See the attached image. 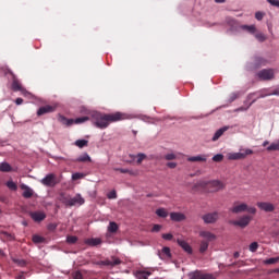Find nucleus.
<instances>
[{"label":"nucleus","instance_id":"nucleus-1","mask_svg":"<svg viewBox=\"0 0 279 279\" xmlns=\"http://www.w3.org/2000/svg\"><path fill=\"white\" fill-rule=\"evenodd\" d=\"M90 117L92 122L99 130H106L110 123H117V121H125V119L129 118L128 114L122 112L106 114L97 111L92 112Z\"/></svg>","mask_w":279,"mask_h":279},{"label":"nucleus","instance_id":"nucleus-2","mask_svg":"<svg viewBox=\"0 0 279 279\" xmlns=\"http://www.w3.org/2000/svg\"><path fill=\"white\" fill-rule=\"evenodd\" d=\"M194 189H210L211 193H217V191H221V189H223V183L220 181H198L194 185Z\"/></svg>","mask_w":279,"mask_h":279},{"label":"nucleus","instance_id":"nucleus-3","mask_svg":"<svg viewBox=\"0 0 279 279\" xmlns=\"http://www.w3.org/2000/svg\"><path fill=\"white\" fill-rule=\"evenodd\" d=\"M233 215H239L240 213H250V215H256V207H250L245 203L234 202L232 207L229 209Z\"/></svg>","mask_w":279,"mask_h":279},{"label":"nucleus","instance_id":"nucleus-4","mask_svg":"<svg viewBox=\"0 0 279 279\" xmlns=\"http://www.w3.org/2000/svg\"><path fill=\"white\" fill-rule=\"evenodd\" d=\"M256 76L260 82H271V80H276V70L264 69L257 72Z\"/></svg>","mask_w":279,"mask_h":279},{"label":"nucleus","instance_id":"nucleus-5","mask_svg":"<svg viewBox=\"0 0 279 279\" xmlns=\"http://www.w3.org/2000/svg\"><path fill=\"white\" fill-rule=\"evenodd\" d=\"M244 153H229L227 155L228 160H245L247 156H252L254 154V150L250 148L243 149Z\"/></svg>","mask_w":279,"mask_h":279},{"label":"nucleus","instance_id":"nucleus-6","mask_svg":"<svg viewBox=\"0 0 279 279\" xmlns=\"http://www.w3.org/2000/svg\"><path fill=\"white\" fill-rule=\"evenodd\" d=\"M41 184H44V186L53 189V186L60 184V181H58V177H56L54 173H49L44 179H41Z\"/></svg>","mask_w":279,"mask_h":279},{"label":"nucleus","instance_id":"nucleus-7","mask_svg":"<svg viewBox=\"0 0 279 279\" xmlns=\"http://www.w3.org/2000/svg\"><path fill=\"white\" fill-rule=\"evenodd\" d=\"M251 222L252 216L250 215H244L240 219L231 221L232 226H238V228H247Z\"/></svg>","mask_w":279,"mask_h":279},{"label":"nucleus","instance_id":"nucleus-8","mask_svg":"<svg viewBox=\"0 0 279 279\" xmlns=\"http://www.w3.org/2000/svg\"><path fill=\"white\" fill-rule=\"evenodd\" d=\"M11 88L12 90H14V93H22V95L27 94V89H25L23 85H21V82L17 81L16 76H13Z\"/></svg>","mask_w":279,"mask_h":279},{"label":"nucleus","instance_id":"nucleus-9","mask_svg":"<svg viewBox=\"0 0 279 279\" xmlns=\"http://www.w3.org/2000/svg\"><path fill=\"white\" fill-rule=\"evenodd\" d=\"M204 223H216L219 219V213L214 211L202 216Z\"/></svg>","mask_w":279,"mask_h":279},{"label":"nucleus","instance_id":"nucleus-10","mask_svg":"<svg viewBox=\"0 0 279 279\" xmlns=\"http://www.w3.org/2000/svg\"><path fill=\"white\" fill-rule=\"evenodd\" d=\"M267 64H269V60L265 57L256 56L253 59V69H260V66H267Z\"/></svg>","mask_w":279,"mask_h":279},{"label":"nucleus","instance_id":"nucleus-11","mask_svg":"<svg viewBox=\"0 0 279 279\" xmlns=\"http://www.w3.org/2000/svg\"><path fill=\"white\" fill-rule=\"evenodd\" d=\"M63 121H64L65 125H73V123H75L76 125H80L82 123H86V121H90V118L89 117H82V118H76V119L63 118Z\"/></svg>","mask_w":279,"mask_h":279},{"label":"nucleus","instance_id":"nucleus-12","mask_svg":"<svg viewBox=\"0 0 279 279\" xmlns=\"http://www.w3.org/2000/svg\"><path fill=\"white\" fill-rule=\"evenodd\" d=\"M29 217L35 221V223H40V221H45V219H47L45 211H31Z\"/></svg>","mask_w":279,"mask_h":279},{"label":"nucleus","instance_id":"nucleus-13","mask_svg":"<svg viewBox=\"0 0 279 279\" xmlns=\"http://www.w3.org/2000/svg\"><path fill=\"white\" fill-rule=\"evenodd\" d=\"M98 265H104L106 267H117V265H121V259L119 257H111L110 259L100 260Z\"/></svg>","mask_w":279,"mask_h":279},{"label":"nucleus","instance_id":"nucleus-14","mask_svg":"<svg viewBox=\"0 0 279 279\" xmlns=\"http://www.w3.org/2000/svg\"><path fill=\"white\" fill-rule=\"evenodd\" d=\"M257 207L260 210H264V213H274V210H276V206H274V204L267 203V202H258Z\"/></svg>","mask_w":279,"mask_h":279},{"label":"nucleus","instance_id":"nucleus-15","mask_svg":"<svg viewBox=\"0 0 279 279\" xmlns=\"http://www.w3.org/2000/svg\"><path fill=\"white\" fill-rule=\"evenodd\" d=\"M85 203L84 197H82V194H76L74 197H70V205L69 208L73 206H83Z\"/></svg>","mask_w":279,"mask_h":279},{"label":"nucleus","instance_id":"nucleus-16","mask_svg":"<svg viewBox=\"0 0 279 279\" xmlns=\"http://www.w3.org/2000/svg\"><path fill=\"white\" fill-rule=\"evenodd\" d=\"M51 112H56V107L51 105H46L44 107H40L37 111L38 117H43V114H49Z\"/></svg>","mask_w":279,"mask_h":279},{"label":"nucleus","instance_id":"nucleus-17","mask_svg":"<svg viewBox=\"0 0 279 279\" xmlns=\"http://www.w3.org/2000/svg\"><path fill=\"white\" fill-rule=\"evenodd\" d=\"M20 189L24 191L22 196L25 197V199H29L34 196V190H32V187L27 186L25 183H22Z\"/></svg>","mask_w":279,"mask_h":279},{"label":"nucleus","instance_id":"nucleus-18","mask_svg":"<svg viewBox=\"0 0 279 279\" xmlns=\"http://www.w3.org/2000/svg\"><path fill=\"white\" fill-rule=\"evenodd\" d=\"M178 245H180V247H182V250L184 252H186V254H193V247H191V244L187 243L184 240H177Z\"/></svg>","mask_w":279,"mask_h":279},{"label":"nucleus","instance_id":"nucleus-19","mask_svg":"<svg viewBox=\"0 0 279 279\" xmlns=\"http://www.w3.org/2000/svg\"><path fill=\"white\" fill-rule=\"evenodd\" d=\"M158 256L161 260L171 258V248L169 246L162 247V250L158 252Z\"/></svg>","mask_w":279,"mask_h":279},{"label":"nucleus","instance_id":"nucleus-20","mask_svg":"<svg viewBox=\"0 0 279 279\" xmlns=\"http://www.w3.org/2000/svg\"><path fill=\"white\" fill-rule=\"evenodd\" d=\"M208 155H197L187 158V162H206Z\"/></svg>","mask_w":279,"mask_h":279},{"label":"nucleus","instance_id":"nucleus-21","mask_svg":"<svg viewBox=\"0 0 279 279\" xmlns=\"http://www.w3.org/2000/svg\"><path fill=\"white\" fill-rule=\"evenodd\" d=\"M85 245H89L90 247H97V245H101V239H99V238L86 239Z\"/></svg>","mask_w":279,"mask_h":279},{"label":"nucleus","instance_id":"nucleus-22","mask_svg":"<svg viewBox=\"0 0 279 279\" xmlns=\"http://www.w3.org/2000/svg\"><path fill=\"white\" fill-rule=\"evenodd\" d=\"M170 219L172 221H184V219H186V216L182 213H171L170 214Z\"/></svg>","mask_w":279,"mask_h":279},{"label":"nucleus","instance_id":"nucleus-23","mask_svg":"<svg viewBox=\"0 0 279 279\" xmlns=\"http://www.w3.org/2000/svg\"><path fill=\"white\" fill-rule=\"evenodd\" d=\"M199 236H202L203 239H207V241H215V239H217V235H215L210 231H201Z\"/></svg>","mask_w":279,"mask_h":279},{"label":"nucleus","instance_id":"nucleus-24","mask_svg":"<svg viewBox=\"0 0 279 279\" xmlns=\"http://www.w3.org/2000/svg\"><path fill=\"white\" fill-rule=\"evenodd\" d=\"M59 201H61V203L64 204V206L69 207L71 203V196L65 193H60Z\"/></svg>","mask_w":279,"mask_h":279},{"label":"nucleus","instance_id":"nucleus-25","mask_svg":"<svg viewBox=\"0 0 279 279\" xmlns=\"http://www.w3.org/2000/svg\"><path fill=\"white\" fill-rule=\"evenodd\" d=\"M225 132H228V126L221 128L218 131H216V133L213 136V141H219V138L223 136Z\"/></svg>","mask_w":279,"mask_h":279},{"label":"nucleus","instance_id":"nucleus-26","mask_svg":"<svg viewBox=\"0 0 279 279\" xmlns=\"http://www.w3.org/2000/svg\"><path fill=\"white\" fill-rule=\"evenodd\" d=\"M75 162H93V159L90 158L88 153H84L75 160Z\"/></svg>","mask_w":279,"mask_h":279},{"label":"nucleus","instance_id":"nucleus-27","mask_svg":"<svg viewBox=\"0 0 279 279\" xmlns=\"http://www.w3.org/2000/svg\"><path fill=\"white\" fill-rule=\"evenodd\" d=\"M0 171L2 173H10V171H12V166H10V163H8V162H2L0 165Z\"/></svg>","mask_w":279,"mask_h":279},{"label":"nucleus","instance_id":"nucleus-28","mask_svg":"<svg viewBox=\"0 0 279 279\" xmlns=\"http://www.w3.org/2000/svg\"><path fill=\"white\" fill-rule=\"evenodd\" d=\"M156 216L161 217L162 219H166V217H169V211H167V209L165 208H158L156 210Z\"/></svg>","mask_w":279,"mask_h":279},{"label":"nucleus","instance_id":"nucleus-29","mask_svg":"<svg viewBox=\"0 0 279 279\" xmlns=\"http://www.w3.org/2000/svg\"><path fill=\"white\" fill-rule=\"evenodd\" d=\"M241 29L248 32V34H256V26L255 25H242Z\"/></svg>","mask_w":279,"mask_h":279},{"label":"nucleus","instance_id":"nucleus-30","mask_svg":"<svg viewBox=\"0 0 279 279\" xmlns=\"http://www.w3.org/2000/svg\"><path fill=\"white\" fill-rule=\"evenodd\" d=\"M271 95H279V89L272 92V93H267L265 90L260 92L259 96L257 97V99H264V97H269Z\"/></svg>","mask_w":279,"mask_h":279},{"label":"nucleus","instance_id":"nucleus-31","mask_svg":"<svg viewBox=\"0 0 279 279\" xmlns=\"http://www.w3.org/2000/svg\"><path fill=\"white\" fill-rule=\"evenodd\" d=\"M266 149L267 151H279V141L271 143Z\"/></svg>","mask_w":279,"mask_h":279},{"label":"nucleus","instance_id":"nucleus-32","mask_svg":"<svg viewBox=\"0 0 279 279\" xmlns=\"http://www.w3.org/2000/svg\"><path fill=\"white\" fill-rule=\"evenodd\" d=\"M74 145H76V147H80V149L84 148V147H88V141L87 140H77Z\"/></svg>","mask_w":279,"mask_h":279},{"label":"nucleus","instance_id":"nucleus-33","mask_svg":"<svg viewBox=\"0 0 279 279\" xmlns=\"http://www.w3.org/2000/svg\"><path fill=\"white\" fill-rule=\"evenodd\" d=\"M208 245H209L208 241L203 240L201 242V246H199L201 254H204L208 250Z\"/></svg>","mask_w":279,"mask_h":279},{"label":"nucleus","instance_id":"nucleus-34","mask_svg":"<svg viewBox=\"0 0 279 279\" xmlns=\"http://www.w3.org/2000/svg\"><path fill=\"white\" fill-rule=\"evenodd\" d=\"M255 38L258 43H265L267 40V36L263 33H255Z\"/></svg>","mask_w":279,"mask_h":279},{"label":"nucleus","instance_id":"nucleus-35","mask_svg":"<svg viewBox=\"0 0 279 279\" xmlns=\"http://www.w3.org/2000/svg\"><path fill=\"white\" fill-rule=\"evenodd\" d=\"M276 263H279V257H271L264 260V265H276Z\"/></svg>","mask_w":279,"mask_h":279},{"label":"nucleus","instance_id":"nucleus-36","mask_svg":"<svg viewBox=\"0 0 279 279\" xmlns=\"http://www.w3.org/2000/svg\"><path fill=\"white\" fill-rule=\"evenodd\" d=\"M117 230H119V225H117V222H110L108 227V231L111 233H114L117 232Z\"/></svg>","mask_w":279,"mask_h":279},{"label":"nucleus","instance_id":"nucleus-37","mask_svg":"<svg viewBox=\"0 0 279 279\" xmlns=\"http://www.w3.org/2000/svg\"><path fill=\"white\" fill-rule=\"evenodd\" d=\"M7 186L8 189H10V191H16L19 189V186L16 185V183H14V181H8Z\"/></svg>","mask_w":279,"mask_h":279},{"label":"nucleus","instance_id":"nucleus-38","mask_svg":"<svg viewBox=\"0 0 279 279\" xmlns=\"http://www.w3.org/2000/svg\"><path fill=\"white\" fill-rule=\"evenodd\" d=\"M72 278L73 279H84V275H82V272L80 270H76V271L72 272Z\"/></svg>","mask_w":279,"mask_h":279},{"label":"nucleus","instance_id":"nucleus-39","mask_svg":"<svg viewBox=\"0 0 279 279\" xmlns=\"http://www.w3.org/2000/svg\"><path fill=\"white\" fill-rule=\"evenodd\" d=\"M66 241H68V243H70L71 245H73V244L77 243V236H75V235H69V236L66 238Z\"/></svg>","mask_w":279,"mask_h":279},{"label":"nucleus","instance_id":"nucleus-40","mask_svg":"<svg viewBox=\"0 0 279 279\" xmlns=\"http://www.w3.org/2000/svg\"><path fill=\"white\" fill-rule=\"evenodd\" d=\"M214 162H222L223 161V155L222 154H217L213 157Z\"/></svg>","mask_w":279,"mask_h":279},{"label":"nucleus","instance_id":"nucleus-41","mask_svg":"<svg viewBox=\"0 0 279 279\" xmlns=\"http://www.w3.org/2000/svg\"><path fill=\"white\" fill-rule=\"evenodd\" d=\"M250 252H256L258 250V242H252L248 246Z\"/></svg>","mask_w":279,"mask_h":279},{"label":"nucleus","instance_id":"nucleus-42","mask_svg":"<svg viewBox=\"0 0 279 279\" xmlns=\"http://www.w3.org/2000/svg\"><path fill=\"white\" fill-rule=\"evenodd\" d=\"M45 238L40 236V235H33V242L34 243H44Z\"/></svg>","mask_w":279,"mask_h":279},{"label":"nucleus","instance_id":"nucleus-43","mask_svg":"<svg viewBox=\"0 0 279 279\" xmlns=\"http://www.w3.org/2000/svg\"><path fill=\"white\" fill-rule=\"evenodd\" d=\"M175 158H178V157L173 153H169V154L165 155V160H175Z\"/></svg>","mask_w":279,"mask_h":279},{"label":"nucleus","instance_id":"nucleus-44","mask_svg":"<svg viewBox=\"0 0 279 279\" xmlns=\"http://www.w3.org/2000/svg\"><path fill=\"white\" fill-rule=\"evenodd\" d=\"M132 162L136 161V165H141V154L131 156Z\"/></svg>","mask_w":279,"mask_h":279},{"label":"nucleus","instance_id":"nucleus-45","mask_svg":"<svg viewBox=\"0 0 279 279\" xmlns=\"http://www.w3.org/2000/svg\"><path fill=\"white\" fill-rule=\"evenodd\" d=\"M148 276H151V271L141 270V278L142 279H147Z\"/></svg>","mask_w":279,"mask_h":279},{"label":"nucleus","instance_id":"nucleus-46","mask_svg":"<svg viewBox=\"0 0 279 279\" xmlns=\"http://www.w3.org/2000/svg\"><path fill=\"white\" fill-rule=\"evenodd\" d=\"M82 178H84L83 173L76 172L72 174V180H82Z\"/></svg>","mask_w":279,"mask_h":279},{"label":"nucleus","instance_id":"nucleus-47","mask_svg":"<svg viewBox=\"0 0 279 279\" xmlns=\"http://www.w3.org/2000/svg\"><path fill=\"white\" fill-rule=\"evenodd\" d=\"M108 199H117V191L112 190L107 195Z\"/></svg>","mask_w":279,"mask_h":279},{"label":"nucleus","instance_id":"nucleus-48","mask_svg":"<svg viewBox=\"0 0 279 279\" xmlns=\"http://www.w3.org/2000/svg\"><path fill=\"white\" fill-rule=\"evenodd\" d=\"M161 238L165 240V241H171L173 239V234L171 233H163L161 235Z\"/></svg>","mask_w":279,"mask_h":279},{"label":"nucleus","instance_id":"nucleus-49","mask_svg":"<svg viewBox=\"0 0 279 279\" xmlns=\"http://www.w3.org/2000/svg\"><path fill=\"white\" fill-rule=\"evenodd\" d=\"M264 17H265V13H263V12H260V11H258V12L255 13V19H256L257 21H260V20L264 19Z\"/></svg>","mask_w":279,"mask_h":279},{"label":"nucleus","instance_id":"nucleus-50","mask_svg":"<svg viewBox=\"0 0 279 279\" xmlns=\"http://www.w3.org/2000/svg\"><path fill=\"white\" fill-rule=\"evenodd\" d=\"M235 99H239V93H232L230 95L229 101L232 102L235 101Z\"/></svg>","mask_w":279,"mask_h":279},{"label":"nucleus","instance_id":"nucleus-51","mask_svg":"<svg viewBox=\"0 0 279 279\" xmlns=\"http://www.w3.org/2000/svg\"><path fill=\"white\" fill-rule=\"evenodd\" d=\"M14 263L19 265L20 267H25L26 262L24 259H14Z\"/></svg>","mask_w":279,"mask_h":279},{"label":"nucleus","instance_id":"nucleus-52","mask_svg":"<svg viewBox=\"0 0 279 279\" xmlns=\"http://www.w3.org/2000/svg\"><path fill=\"white\" fill-rule=\"evenodd\" d=\"M162 230V226L160 225H154L151 232H160Z\"/></svg>","mask_w":279,"mask_h":279},{"label":"nucleus","instance_id":"nucleus-53","mask_svg":"<svg viewBox=\"0 0 279 279\" xmlns=\"http://www.w3.org/2000/svg\"><path fill=\"white\" fill-rule=\"evenodd\" d=\"M270 5H274L275 8H279V0H267Z\"/></svg>","mask_w":279,"mask_h":279},{"label":"nucleus","instance_id":"nucleus-54","mask_svg":"<svg viewBox=\"0 0 279 279\" xmlns=\"http://www.w3.org/2000/svg\"><path fill=\"white\" fill-rule=\"evenodd\" d=\"M2 234L9 240V241H14V235L8 232H2Z\"/></svg>","mask_w":279,"mask_h":279},{"label":"nucleus","instance_id":"nucleus-55","mask_svg":"<svg viewBox=\"0 0 279 279\" xmlns=\"http://www.w3.org/2000/svg\"><path fill=\"white\" fill-rule=\"evenodd\" d=\"M167 167H168L169 169H175V167H178V163H177V162H168V163H167Z\"/></svg>","mask_w":279,"mask_h":279},{"label":"nucleus","instance_id":"nucleus-56","mask_svg":"<svg viewBox=\"0 0 279 279\" xmlns=\"http://www.w3.org/2000/svg\"><path fill=\"white\" fill-rule=\"evenodd\" d=\"M114 170L120 171V173H130V170L123 169V168H118V169H114Z\"/></svg>","mask_w":279,"mask_h":279},{"label":"nucleus","instance_id":"nucleus-57","mask_svg":"<svg viewBox=\"0 0 279 279\" xmlns=\"http://www.w3.org/2000/svg\"><path fill=\"white\" fill-rule=\"evenodd\" d=\"M15 279H25V272H24V271L20 272V274L15 277Z\"/></svg>","mask_w":279,"mask_h":279},{"label":"nucleus","instance_id":"nucleus-58","mask_svg":"<svg viewBox=\"0 0 279 279\" xmlns=\"http://www.w3.org/2000/svg\"><path fill=\"white\" fill-rule=\"evenodd\" d=\"M15 104L16 106H21L23 104V98H16Z\"/></svg>","mask_w":279,"mask_h":279},{"label":"nucleus","instance_id":"nucleus-59","mask_svg":"<svg viewBox=\"0 0 279 279\" xmlns=\"http://www.w3.org/2000/svg\"><path fill=\"white\" fill-rule=\"evenodd\" d=\"M239 256H241V254H240L239 252H235V253L233 254V257H234V258H239Z\"/></svg>","mask_w":279,"mask_h":279},{"label":"nucleus","instance_id":"nucleus-60","mask_svg":"<svg viewBox=\"0 0 279 279\" xmlns=\"http://www.w3.org/2000/svg\"><path fill=\"white\" fill-rule=\"evenodd\" d=\"M57 226L56 225H50L49 230H56Z\"/></svg>","mask_w":279,"mask_h":279},{"label":"nucleus","instance_id":"nucleus-61","mask_svg":"<svg viewBox=\"0 0 279 279\" xmlns=\"http://www.w3.org/2000/svg\"><path fill=\"white\" fill-rule=\"evenodd\" d=\"M270 274H279V268L274 269Z\"/></svg>","mask_w":279,"mask_h":279},{"label":"nucleus","instance_id":"nucleus-62","mask_svg":"<svg viewBox=\"0 0 279 279\" xmlns=\"http://www.w3.org/2000/svg\"><path fill=\"white\" fill-rule=\"evenodd\" d=\"M216 3H226V0H215Z\"/></svg>","mask_w":279,"mask_h":279},{"label":"nucleus","instance_id":"nucleus-63","mask_svg":"<svg viewBox=\"0 0 279 279\" xmlns=\"http://www.w3.org/2000/svg\"><path fill=\"white\" fill-rule=\"evenodd\" d=\"M267 145H269V141H265V142L263 143V147H267Z\"/></svg>","mask_w":279,"mask_h":279},{"label":"nucleus","instance_id":"nucleus-64","mask_svg":"<svg viewBox=\"0 0 279 279\" xmlns=\"http://www.w3.org/2000/svg\"><path fill=\"white\" fill-rule=\"evenodd\" d=\"M141 160H145V154H141Z\"/></svg>","mask_w":279,"mask_h":279}]
</instances>
